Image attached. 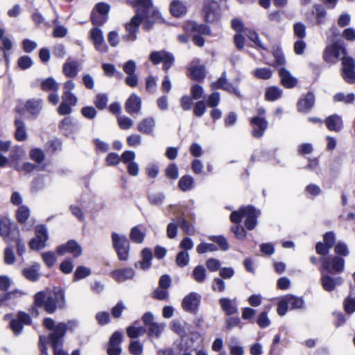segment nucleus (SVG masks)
<instances>
[{"label":"nucleus","instance_id":"obj_41","mask_svg":"<svg viewBox=\"0 0 355 355\" xmlns=\"http://www.w3.org/2000/svg\"><path fill=\"white\" fill-rule=\"evenodd\" d=\"M17 219L19 223H24L30 216V210L25 205L20 206L16 214Z\"/></svg>","mask_w":355,"mask_h":355},{"label":"nucleus","instance_id":"obj_45","mask_svg":"<svg viewBox=\"0 0 355 355\" xmlns=\"http://www.w3.org/2000/svg\"><path fill=\"white\" fill-rule=\"evenodd\" d=\"M355 99V95L353 93L345 94L344 93H337L334 96L335 102H343L345 103H352Z\"/></svg>","mask_w":355,"mask_h":355},{"label":"nucleus","instance_id":"obj_11","mask_svg":"<svg viewBox=\"0 0 355 355\" xmlns=\"http://www.w3.org/2000/svg\"><path fill=\"white\" fill-rule=\"evenodd\" d=\"M342 76L348 83H353L355 81V62L351 57L344 56L342 58Z\"/></svg>","mask_w":355,"mask_h":355},{"label":"nucleus","instance_id":"obj_55","mask_svg":"<svg viewBox=\"0 0 355 355\" xmlns=\"http://www.w3.org/2000/svg\"><path fill=\"white\" fill-rule=\"evenodd\" d=\"M118 124L121 129L122 130H128L133 125V121L126 116H120L117 118Z\"/></svg>","mask_w":355,"mask_h":355},{"label":"nucleus","instance_id":"obj_60","mask_svg":"<svg viewBox=\"0 0 355 355\" xmlns=\"http://www.w3.org/2000/svg\"><path fill=\"white\" fill-rule=\"evenodd\" d=\"M29 155L31 159L37 163L42 162L45 157L44 152L40 148H33L31 150Z\"/></svg>","mask_w":355,"mask_h":355},{"label":"nucleus","instance_id":"obj_28","mask_svg":"<svg viewBox=\"0 0 355 355\" xmlns=\"http://www.w3.org/2000/svg\"><path fill=\"white\" fill-rule=\"evenodd\" d=\"M187 11V7L183 1L174 0L170 4V12L176 17H180L185 15Z\"/></svg>","mask_w":355,"mask_h":355},{"label":"nucleus","instance_id":"obj_6","mask_svg":"<svg viewBox=\"0 0 355 355\" xmlns=\"http://www.w3.org/2000/svg\"><path fill=\"white\" fill-rule=\"evenodd\" d=\"M19 230L15 224L6 217H0V236L6 242H10L11 239H17L19 236Z\"/></svg>","mask_w":355,"mask_h":355},{"label":"nucleus","instance_id":"obj_34","mask_svg":"<svg viewBox=\"0 0 355 355\" xmlns=\"http://www.w3.org/2000/svg\"><path fill=\"white\" fill-rule=\"evenodd\" d=\"M16 127L15 138L17 141H24L27 138L26 131L25 123L19 119H16L15 121Z\"/></svg>","mask_w":355,"mask_h":355},{"label":"nucleus","instance_id":"obj_64","mask_svg":"<svg viewBox=\"0 0 355 355\" xmlns=\"http://www.w3.org/2000/svg\"><path fill=\"white\" fill-rule=\"evenodd\" d=\"M48 297L46 293L44 291H40L34 296V302L36 306L43 307Z\"/></svg>","mask_w":355,"mask_h":355},{"label":"nucleus","instance_id":"obj_8","mask_svg":"<svg viewBox=\"0 0 355 355\" xmlns=\"http://www.w3.org/2000/svg\"><path fill=\"white\" fill-rule=\"evenodd\" d=\"M204 19L207 22L212 23L220 18V9L218 2L206 0L203 6Z\"/></svg>","mask_w":355,"mask_h":355},{"label":"nucleus","instance_id":"obj_4","mask_svg":"<svg viewBox=\"0 0 355 355\" xmlns=\"http://www.w3.org/2000/svg\"><path fill=\"white\" fill-rule=\"evenodd\" d=\"M67 325L64 322H60L55 329L54 332L49 336V342L54 349V355H68V354L62 349V339L65 334Z\"/></svg>","mask_w":355,"mask_h":355},{"label":"nucleus","instance_id":"obj_37","mask_svg":"<svg viewBox=\"0 0 355 355\" xmlns=\"http://www.w3.org/2000/svg\"><path fill=\"white\" fill-rule=\"evenodd\" d=\"M54 300L58 304L59 308H64L65 304L64 291L60 287H55L53 288Z\"/></svg>","mask_w":355,"mask_h":355},{"label":"nucleus","instance_id":"obj_38","mask_svg":"<svg viewBox=\"0 0 355 355\" xmlns=\"http://www.w3.org/2000/svg\"><path fill=\"white\" fill-rule=\"evenodd\" d=\"M178 223L179 224L182 230L188 235H193L195 233L194 227L189 223L184 218H178Z\"/></svg>","mask_w":355,"mask_h":355},{"label":"nucleus","instance_id":"obj_30","mask_svg":"<svg viewBox=\"0 0 355 355\" xmlns=\"http://www.w3.org/2000/svg\"><path fill=\"white\" fill-rule=\"evenodd\" d=\"M191 277L198 284H203L207 279L206 268L202 265H198L192 270Z\"/></svg>","mask_w":355,"mask_h":355},{"label":"nucleus","instance_id":"obj_49","mask_svg":"<svg viewBox=\"0 0 355 355\" xmlns=\"http://www.w3.org/2000/svg\"><path fill=\"white\" fill-rule=\"evenodd\" d=\"M91 274L89 268L84 266H78L73 275V281H78L87 277Z\"/></svg>","mask_w":355,"mask_h":355},{"label":"nucleus","instance_id":"obj_16","mask_svg":"<svg viewBox=\"0 0 355 355\" xmlns=\"http://www.w3.org/2000/svg\"><path fill=\"white\" fill-rule=\"evenodd\" d=\"M189 71L190 77L197 81H202L206 76L205 67L200 64L199 60H194L190 63Z\"/></svg>","mask_w":355,"mask_h":355},{"label":"nucleus","instance_id":"obj_36","mask_svg":"<svg viewBox=\"0 0 355 355\" xmlns=\"http://www.w3.org/2000/svg\"><path fill=\"white\" fill-rule=\"evenodd\" d=\"M282 90L277 87H268L265 93V98L267 101H274L282 96Z\"/></svg>","mask_w":355,"mask_h":355},{"label":"nucleus","instance_id":"obj_7","mask_svg":"<svg viewBox=\"0 0 355 355\" xmlns=\"http://www.w3.org/2000/svg\"><path fill=\"white\" fill-rule=\"evenodd\" d=\"M322 270L331 273H339L344 270L345 261L343 258L334 256L333 257H322L321 259Z\"/></svg>","mask_w":355,"mask_h":355},{"label":"nucleus","instance_id":"obj_48","mask_svg":"<svg viewBox=\"0 0 355 355\" xmlns=\"http://www.w3.org/2000/svg\"><path fill=\"white\" fill-rule=\"evenodd\" d=\"M128 349L132 355H141L143 353L144 347L139 341L133 340L130 343Z\"/></svg>","mask_w":355,"mask_h":355},{"label":"nucleus","instance_id":"obj_26","mask_svg":"<svg viewBox=\"0 0 355 355\" xmlns=\"http://www.w3.org/2000/svg\"><path fill=\"white\" fill-rule=\"evenodd\" d=\"M135 276V271L130 268L116 270L112 272V277L118 282L131 279Z\"/></svg>","mask_w":355,"mask_h":355},{"label":"nucleus","instance_id":"obj_44","mask_svg":"<svg viewBox=\"0 0 355 355\" xmlns=\"http://www.w3.org/2000/svg\"><path fill=\"white\" fill-rule=\"evenodd\" d=\"M165 328L162 323L155 322L148 327V334L150 336L159 338Z\"/></svg>","mask_w":355,"mask_h":355},{"label":"nucleus","instance_id":"obj_21","mask_svg":"<svg viewBox=\"0 0 355 355\" xmlns=\"http://www.w3.org/2000/svg\"><path fill=\"white\" fill-rule=\"evenodd\" d=\"M80 64L76 60H67L63 64L64 74L68 78H75L80 70Z\"/></svg>","mask_w":355,"mask_h":355},{"label":"nucleus","instance_id":"obj_52","mask_svg":"<svg viewBox=\"0 0 355 355\" xmlns=\"http://www.w3.org/2000/svg\"><path fill=\"white\" fill-rule=\"evenodd\" d=\"M42 258L49 268L52 267L56 261V257L54 252L51 251L42 253Z\"/></svg>","mask_w":355,"mask_h":355},{"label":"nucleus","instance_id":"obj_14","mask_svg":"<svg viewBox=\"0 0 355 355\" xmlns=\"http://www.w3.org/2000/svg\"><path fill=\"white\" fill-rule=\"evenodd\" d=\"M252 126V135L255 138L261 137L268 128V121L261 116H254L250 119Z\"/></svg>","mask_w":355,"mask_h":355},{"label":"nucleus","instance_id":"obj_33","mask_svg":"<svg viewBox=\"0 0 355 355\" xmlns=\"http://www.w3.org/2000/svg\"><path fill=\"white\" fill-rule=\"evenodd\" d=\"M178 187L182 191L191 190L194 187V180L189 175H183L178 182Z\"/></svg>","mask_w":355,"mask_h":355},{"label":"nucleus","instance_id":"obj_62","mask_svg":"<svg viewBox=\"0 0 355 355\" xmlns=\"http://www.w3.org/2000/svg\"><path fill=\"white\" fill-rule=\"evenodd\" d=\"M205 266L210 272H216L220 270L221 263L218 259L210 258L206 261Z\"/></svg>","mask_w":355,"mask_h":355},{"label":"nucleus","instance_id":"obj_3","mask_svg":"<svg viewBox=\"0 0 355 355\" xmlns=\"http://www.w3.org/2000/svg\"><path fill=\"white\" fill-rule=\"evenodd\" d=\"M112 241L119 259L126 261L128 259L130 250V243L128 238L125 235L113 232L112 234Z\"/></svg>","mask_w":355,"mask_h":355},{"label":"nucleus","instance_id":"obj_17","mask_svg":"<svg viewBox=\"0 0 355 355\" xmlns=\"http://www.w3.org/2000/svg\"><path fill=\"white\" fill-rule=\"evenodd\" d=\"M141 98L136 94H132L125 103V111L133 115L139 113L141 110Z\"/></svg>","mask_w":355,"mask_h":355},{"label":"nucleus","instance_id":"obj_19","mask_svg":"<svg viewBox=\"0 0 355 355\" xmlns=\"http://www.w3.org/2000/svg\"><path fill=\"white\" fill-rule=\"evenodd\" d=\"M321 272V284L324 290L328 292H331L334 290V288L342 284L343 280L340 277L333 278L325 274L323 270H320Z\"/></svg>","mask_w":355,"mask_h":355},{"label":"nucleus","instance_id":"obj_32","mask_svg":"<svg viewBox=\"0 0 355 355\" xmlns=\"http://www.w3.org/2000/svg\"><path fill=\"white\" fill-rule=\"evenodd\" d=\"M129 236L133 243H142L144 241L146 233L142 230L141 225H137L131 228Z\"/></svg>","mask_w":355,"mask_h":355},{"label":"nucleus","instance_id":"obj_27","mask_svg":"<svg viewBox=\"0 0 355 355\" xmlns=\"http://www.w3.org/2000/svg\"><path fill=\"white\" fill-rule=\"evenodd\" d=\"M325 123L330 131L339 132L343 127L342 118L337 114L328 116L325 120Z\"/></svg>","mask_w":355,"mask_h":355},{"label":"nucleus","instance_id":"obj_47","mask_svg":"<svg viewBox=\"0 0 355 355\" xmlns=\"http://www.w3.org/2000/svg\"><path fill=\"white\" fill-rule=\"evenodd\" d=\"M68 252L72 254L75 257H78L82 254V248L78 243L73 240L69 241L67 243Z\"/></svg>","mask_w":355,"mask_h":355},{"label":"nucleus","instance_id":"obj_18","mask_svg":"<svg viewBox=\"0 0 355 355\" xmlns=\"http://www.w3.org/2000/svg\"><path fill=\"white\" fill-rule=\"evenodd\" d=\"M183 28L187 33H194L202 35H210V28L203 24H198L194 21H187L183 25Z\"/></svg>","mask_w":355,"mask_h":355},{"label":"nucleus","instance_id":"obj_29","mask_svg":"<svg viewBox=\"0 0 355 355\" xmlns=\"http://www.w3.org/2000/svg\"><path fill=\"white\" fill-rule=\"evenodd\" d=\"M142 260L135 264V267H139L142 270H147L151 266V260L153 258V253L150 249L144 248L141 251Z\"/></svg>","mask_w":355,"mask_h":355},{"label":"nucleus","instance_id":"obj_15","mask_svg":"<svg viewBox=\"0 0 355 355\" xmlns=\"http://www.w3.org/2000/svg\"><path fill=\"white\" fill-rule=\"evenodd\" d=\"M123 335L121 332L116 331L112 334L109 340L107 352L109 355H120L121 353V343Z\"/></svg>","mask_w":355,"mask_h":355},{"label":"nucleus","instance_id":"obj_5","mask_svg":"<svg viewBox=\"0 0 355 355\" xmlns=\"http://www.w3.org/2000/svg\"><path fill=\"white\" fill-rule=\"evenodd\" d=\"M346 49L342 42H334L327 46L323 53L324 60L331 64L337 62L340 55H345Z\"/></svg>","mask_w":355,"mask_h":355},{"label":"nucleus","instance_id":"obj_12","mask_svg":"<svg viewBox=\"0 0 355 355\" xmlns=\"http://www.w3.org/2000/svg\"><path fill=\"white\" fill-rule=\"evenodd\" d=\"M90 37L96 51L103 53L107 52L108 46L105 42L101 29L97 27L92 28L90 30Z\"/></svg>","mask_w":355,"mask_h":355},{"label":"nucleus","instance_id":"obj_63","mask_svg":"<svg viewBox=\"0 0 355 355\" xmlns=\"http://www.w3.org/2000/svg\"><path fill=\"white\" fill-rule=\"evenodd\" d=\"M191 98L194 100H198L203 97L204 89L203 87L198 84L193 85L191 87Z\"/></svg>","mask_w":355,"mask_h":355},{"label":"nucleus","instance_id":"obj_54","mask_svg":"<svg viewBox=\"0 0 355 355\" xmlns=\"http://www.w3.org/2000/svg\"><path fill=\"white\" fill-rule=\"evenodd\" d=\"M272 55L277 65L282 66L285 64L286 60L282 50L280 48H274L272 50Z\"/></svg>","mask_w":355,"mask_h":355},{"label":"nucleus","instance_id":"obj_50","mask_svg":"<svg viewBox=\"0 0 355 355\" xmlns=\"http://www.w3.org/2000/svg\"><path fill=\"white\" fill-rule=\"evenodd\" d=\"M107 96L105 94H98L96 96L94 101L95 106L99 110H103L107 103Z\"/></svg>","mask_w":355,"mask_h":355},{"label":"nucleus","instance_id":"obj_58","mask_svg":"<svg viewBox=\"0 0 355 355\" xmlns=\"http://www.w3.org/2000/svg\"><path fill=\"white\" fill-rule=\"evenodd\" d=\"M209 240L216 243L222 250L226 251L229 249V244L227 239L222 236H212Z\"/></svg>","mask_w":355,"mask_h":355},{"label":"nucleus","instance_id":"obj_20","mask_svg":"<svg viewBox=\"0 0 355 355\" xmlns=\"http://www.w3.org/2000/svg\"><path fill=\"white\" fill-rule=\"evenodd\" d=\"M279 76L280 77L281 83L286 88H293L297 84V78L292 76L291 72L284 67L279 69Z\"/></svg>","mask_w":355,"mask_h":355},{"label":"nucleus","instance_id":"obj_57","mask_svg":"<svg viewBox=\"0 0 355 355\" xmlns=\"http://www.w3.org/2000/svg\"><path fill=\"white\" fill-rule=\"evenodd\" d=\"M257 324L261 328H266L270 324V320L268 317V313L266 311L260 313L257 318Z\"/></svg>","mask_w":355,"mask_h":355},{"label":"nucleus","instance_id":"obj_43","mask_svg":"<svg viewBox=\"0 0 355 355\" xmlns=\"http://www.w3.org/2000/svg\"><path fill=\"white\" fill-rule=\"evenodd\" d=\"M168 53L165 51H153L149 55V59L154 64H158L163 62Z\"/></svg>","mask_w":355,"mask_h":355},{"label":"nucleus","instance_id":"obj_23","mask_svg":"<svg viewBox=\"0 0 355 355\" xmlns=\"http://www.w3.org/2000/svg\"><path fill=\"white\" fill-rule=\"evenodd\" d=\"M314 103L315 96L313 94L308 92L304 98L299 100L297 110L300 112H307L313 107Z\"/></svg>","mask_w":355,"mask_h":355},{"label":"nucleus","instance_id":"obj_46","mask_svg":"<svg viewBox=\"0 0 355 355\" xmlns=\"http://www.w3.org/2000/svg\"><path fill=\"white\" fill-rule=\"evenodd\" d=\"M60 128L64 135H69L73 132L74 124L70 118H64L60 124Z\"/></svg>","mask_w":355,"mask_h":355},{"label":"nucleus","instance_id":"obj_1","mask_svg":"<svg viewBox=\"0 0 355 355\" xmlns=\"http://www.w3.org/2000/svg\"><path fill=\"white\" fill-rule=\"evenodd\" d=\"M134 6L137 8V15L130 22L125 25L128 33L123 37L125 42L135 41L137 39L138 28L143 20L148 17L150 12H153L151 0H136Z\"/></svg>","mask_w":355,"mask_h":355},{"label":"nucleus","instance_id":"obj_39","mask_svg":"<svg viewBox=\"0 0 355 355\" xmlns=\"http://www.w3.org/2000/svg\"><path fill=\"white\" fill-rule=\"evenodd\" d=\"M289 309H300L303 305V300L293 295H286L284 297Z\"/></svg>","mask_w":355,"mask_h":355},{"label":"nucleus","instance_id":"obj_2","mask_svg":"<svg viewBox=\"0 0 355 355\" xmlns=\"http://www.w3.org/2000/svg\"><path fill=\"white\" fill-rule=\"evenodd\" d=\"M260 215V211L254 209L252 206L248 205L241 207L238 211L232 212L230 220L232 222L239 224L242 218L245 217V227L248 230H252L257 225V219Z\"/></svg>","mask_w":355,"mask_h":355},{"label":"nucleus","instance_id":"obj_25","mask_svg":"<svg viewBox=\"0 0 355 355\" xmlns=\"http://www.w3.org/2000/svg\"><path fill=\"white\" fill-rule=\"evenodd\" d=\"M221 309L228 315L237 313L238 309L236 305L235 300H231L227 297H222L218 301Z\"/></svg>","mask_w":355,"mask_h":355},{"label":"nucleus","instance_id":"obj_59","mask_svg":"<svg viewBox=\"0 0 355 355\" xmlns=\"http://www.w3.org/2000/svg\"><path fill=\"white\" fill-rule=\"evenodd\" d=\"M206 112V104L203 101H197L193 105V114L198 117L202 116Z\"/></svg>","mask_w":355,"mask_h":355},{"label":"nucleus","instance_id":"obj_61","mask_svg":"<svg viewBox=\"0 0 355 355\" xmlns=\"http://www.w3.org/2000/svg\"><path fill=\"white\" fill-rule=\"evenodd\" d=\"M217 250L216 246L212 243H202L197 248L196 251L198 254H204L207 252H214Z\"/></svg>","mask_w":355,"mask_h":355},{"label":"nucleus","instance_id":"obj_9","mask_svg":"<svg viewBox=\"0 0 355 355\" xmlns=\"http://www.w3.org/2000/svg\"><path fill=\"white\" fill-rule=\"evenodd\" d=\"M35 238L31 240L29 246L31 249L38 250L46 246L48 239V232L44 225H38L35 227Z\"/></svg>","mask_w":355,"mask_h":355},{"label":"nucleus","instance_id":"obj_53","mask_svg":"<svg viewBox=\"0 0 355 355\" xmlns=\"http://www.w3.org/2000/svg\"><path fill=\"white\" fill-rule=\"evenodd\" d=\"M293 33L295 36L302 40L306 36V26L301 22H297L293 25Z\"/></svg>","mask_w":355,"mask_h":355},{"label":"nucleus","instance_id":"obj_13","mask_svg":"<svg viewBox=\"0 0 355 355\" xmlns=\"http://www.w3.org/2000/svg\"><path fill=\"white\" fill-rule=\"evenodd\" d=\"M211 87L213 89H221L237 96H240L239 90L227 81L225 71L223 72L220 77L216 81L211 83Z\"/></svg>","mask_w":355,"mask_h":355},{"label":"nucleus","instance_id":"obj_35","mask_svg":"<svg viewBox=\"0 0 355 355\" xmlns=\"http://www.w3.org/2000/svg\"><path fill=\"white\" fill-rule=\"evenodd\" d=\"M41 89L44 92H56L59 89V84L54 78H47L42 81Z\"/></svg>","mask_w":355,"mask_h":355},{"label":"nucleus","instance_id":"obj_51","mask_svg":"<svg viewBox=\"0 0 355 355\" xmlns=\"http://www.w3.org/2000/svg\"><path fill=\"white\" fill-rule=\"evenodd\" d=\"M58 307V306L55 302L54 297L52 295H49L44 306V310L48 313H53L56 311Z\"/></svg>","mask_w":355,"mask_h":355},{"label":"nucleus","instance_id":"obj_24","mask_svg":"<svg viewBox=\"0 0 355 355\" xmlns=\"http://www.w3.org/2000/svg\"><path fill=\"white\" fill-rule=\"evenodd\" d=\"M155 127V119L153 117H146L137 124V130L143 134L152 135Z\"/></svg>","mask_w":355,"mask_h":355},{"label":"nucleus","instance_id":"obj_10","mask_svg":"<svg viewBox=\"0 0 355 355\" xmlns=\"http://www.w3.org/2000/svg\"><path fill=\"white\" fill-rule=\"evenodd\" d=\"M201 301V295L196 292H191L186 295L182 302V309L190 313L196 314Z\"/></svg>","mask_w":355,"mask_h":355},{"label":"nucleus","instance_id":"obj_42","mask_svg":"<svg viewBox=\"0 0 355 355\" xmlns=\"http://www.w3.org/2000/svg\"><path fill=\"white\" fill-rule=\"evenodd\" d=\"M252 74L257 78L268 80L271 78L272 72L270 69L263 67L256 69L253 71Z\"/></svg>","mask_w":355,"mask_h":355},{"label":"nucleus","instance_id":"obj_40","mask_svg":"<svg viewBox=\"0 0 355 355\" xmlns=\"http://www.w3.org/2000/svg\"><path fill=\"white\" fill-rule=\"evenodd\" d=\"M190 257L187 252L182 250L178 253L175 259L176 264L180 267L184 268L189 263Z\"/></svg>","mask_w":355,"mask_h":355},{"label":"nucleus","instance_id":"obj_56","mask_svg":"<svg viewBox=\"0 0 355 355\" xmlns=\"http://www.w3.org/2000/svg\"><path fill=\"white\" fill-rule=\"evenodd\" d=\"M211 289L214 292H223L225 290V282L220 278H214L211 282Z\"/></svg>","mask_w":355,"mask_h":355},{"label":"nucleus","instance_id":"obj_22","mask_svg":"<svg viewBox=\"0 0 355 355\" xmlns=\"http://www.w3.org/2000/svg\"><path fill=\"white\" fill-rule=\"evenodd\" d=\"M25 110L31 115L37 116L43 107V101L40 98H31L25 103Z\"/></svg>","mask_w":355,"mask_h":355},{"label":"nucleus","instance_id":"obj_31","mask_svg":"<svg viewBox=\"0 0 355 355\" xmlns=\"http://www.w3.org/2000/svg\"><path fill=\"white\" fill-rule=\"evenodd\" d=\"M40 264L34 263L33 266L30 267H26L23 269L22 273L26 279L31 282H35L40 277L39 270H40Z\"/></svg>","mask_w":355,"mask_h":355}]
</instances>
